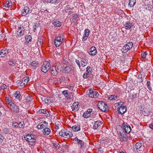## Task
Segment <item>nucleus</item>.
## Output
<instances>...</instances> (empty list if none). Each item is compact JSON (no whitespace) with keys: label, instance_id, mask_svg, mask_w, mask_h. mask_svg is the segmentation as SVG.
<instances>
[{"label":"nucleus","instance_id":"39","mask_svg":"<svg viewBox=\"0 0 153 153\" xmlns=\"http://www.w3.org/2000/svg\"><path fill=\"white\" fill-rule=\"evenodd\" d=\"M43 37H40L39 38L38 40L37 45H40L42 43Z\"/></svg>","mask_w":153,"mask_h":153},{"label":"nucleus","instance_id":"40","mask_svg":"<svg viewBox=\"0 0 153 153\" xmlns=\"http://www.w3.org/2000/svg\"><path fill=\"white\" fill-rule=\"evenodd\" d=\"M142 146V144L140 142H138L135 145V147L137 149H139Z\"/></svg>","mask_w":153,"mask_h":153},{"label":"nucleus","instance_id":"6","mask_svg":"<svg viewBox=\"0 0 153 153\" xmlns=\"http://www.w3.org/2000/svg\"><path fill=\"white\" fill-rule=\"evenodd\" d=\"M133 45V43L131 42L128 43L127 44L125 45L122 48L123 52L124 53L127 52L132 47Z\"/></svg>","mask_w":153,"mask_h":153},{"label":"nucleus","instance_id":"47","mask_svg":"<svg viewBox=\"0 0 153 153\" xmlns=\"http://www.w3.org/2000/svg\"><path fill=\"white\" fill-rule=\"evenodd\" d=\"M62 93V94L64 95V96L66 97V98H70V97H68V92L67 91H63Z\"/></svg>","mask_w":153,"mask_h":153},{"label":"nucleus","instance_id":"50","mask_svg":"<svg viewBox=\"0 0 153 153\" xmlns=\"http://www.w3.org/2000/svg\"><path fill=\"white\" fill-rule=\"evenodd\" d=\"M12 125L13 127L18 128V123L14 122L12 123Z\"/></svg>","mask_w":153,"mask_h":153},{"label":"nucleus","instance_id":"31","mask_svg":"<svg viewBox=\"0 0 153 153\" xmlns=\"http://www.w3.org/2000/svg\"><path fill=\"white\" fill-rule=\"evenodd\" d=\"M51 4H56L60 2L61 0H47Z\"/></svg>","mask_w":153,"mask_h":153},{"label":"nucleus","instance_id":"42","mask_svg":"<svg viewBox=\"0 0 153 153\" xmlns=\"http://www.w3.org/2000/svg\"><path fill=\"white\" fill-rule=\"evenodd\" d=\"M90 115V114L88 112V111H85L83 114V116L85 118H88Z\"/></svg>","mask_w":153,"mask_h":153},{"label":"nucleus","instance_id":"4","mask_svg":"<svg viewBox=\"0 0 153 153\" xmlns=\"http://www.w3.org/2000/svg\"><path fill=\"white\" fill-rule=\"evenodd\" d=\"M50 64L49 62L47 61H45L43 62V64L41 67L42 71L45 73L50 69Z\"/></svg>","mask_w":153,"mask_h":153},{"label":"nucleus","instance_id":"7","mask_svg":"<svg viewBox=\"0 0 153 153\" xmlns=\"http://www.w3.org/2000/svg\"><path fill=\"white\" fill-rule=\"evenodd\" d=\"M121 126L122 128L125 131V133L129 134L130 133L131 130V127L127 123L123 122Z\"/></svg>","mask_w":153,"mask_h":153},{"label":"nucleus","instance_id":"59","mask_svg":"<svg viewBox=\"0 0 153 153\" xmlns=\"http://www.w3.org/2000/svg\"><path fill=\"white\" fill-rule=\"evenodd\" d=\"M88 76V73H85L83 75V77L84 78H87Z\"/></svg>","mask_w":153,"mask_h":153},{"label":"nucleus","instance_id":"46","mask_svg":"<svg viewBox=\"0 0 153 153\" xmlns=\"http://www.w3.org/2000/svg\"><path fill=\"white\" fill-rule=\"evenodd\" d=\"M147 55H148V53L146 51L143 52L141 53V57L143 59H145Z\"/></svg>","mask_w":153,"mask_h":153},{"label":"nucleus","instance_id":"36","mask_svg":"<svg viewBox=\"0 0 153 153\" xmlns=\"http://www.w3.org/2000/svg\"><path fill=\"white\" fill-rule=\"evenodd\" d=\"M138 94L137 93H133L130 94V97H131L132 99H134L137 97Z\"/></svg>","mask_w":153,"mask_h":153},{"label":"nucleus","instance_id":"1","mask_svg":"<svg viewBox=\"0 0 153 153\" xmlns=\"http://www.w3.org/2000/svg\"><path fill=\"white\" fill-rule=\"evenodd\" d=\"M24 139L26 141L28 142L30 145L32 146L35 144L36 141V136L34 134H26L24 136Z\"/></svg>","mask_w":153,"mask_h":153},{"label":"nucleus","instance_id":"29","mask_svg":"<svg viewBox=\"0 0 153 153\" xmlns=\"http://www.w3.org/2000/svg\"><path fill=\"white\" fill-rule=\"evenodd\" d=\"M72 110H76V111L78 110V104L77 103L74 102L72 106Z\"/></svg>","mask_w":153,"mask_h":153},{"label":"nucleus","instance_id":"32","mask_svg":"<svg viewBox=\"0 0 153 153\" xmlns=\"http://www.w3.org/2000/svg\"><path fill=\"white\" fill-rule=\"evenodd\" d=\"M136 2V0H130L128 3V6L130 7H132L134 6Z\"/></svg>","mask_w":153,"mask_h":153},{"label":"nucleus","instance_id":"56","mask_svg":"<svg viewBox=\"0 0 153 153\" xmlns=\"http://www.w3.org/2000/svg\"><path fill=\"white\" fill-rule=\"evenodd\" d=\"M0 87L1 89H4L7 88V85H6L5 84H2L1 85Z\"/></svg>","mask_w":153,"mask_h":153},{"label":"nucleus","instance_id":"11","mask_svg":"<svg viewBox=\"0 0 153 153\" xmlns=\"http://www.w3.org/2000/svg\"><path fill=\"white\" fill-rule=\"evenodd\" d=\"M29 80V77L28 76H26L23 78L22 80H19L18 83L20 84V85L23 86L26 85Z\"/></svg>","mask_w":153,"mask_h":153},{"label":"nucleus","instance_id":"15","mask_svg":"<svg viewBox=\"0 0 153 153\" xmlns=\"http://www.w3.org/2000/svg\"><path fill=\"white\" fill-rule=\"evenodd\" d=\"M118 108L119 113L121 115L123 114L127 110V107L125 106L119 107Z\"/></svg>","mask_w":153,"mask_h":153},{"label":"nucleus","instance_id":"24","mask_svg":"<svg viewBox=\"0 0 153 153\" xmlns=\"http://www.w3.org/2000/svg\"><path fill=\"white\" fill-rule=\"evenodd\" d=\"M71 128L73 131H76L80 130V127L79 125L77 124L72 126Z\"/></svg>","mask_w":153,"mask_h":153},{"label":"nucleus","instance_id":"25","mask_svg":"<svg viewBox=\"0 0 153 153\" xmlns=\"http://www.w3.org/2000/svg\"><path fill=\"white\" fill-rule=\"evenodd\" d=\"M26 42L25 44H27L30 42H31L32 41V37L30 35L26 36L25 37Z\"/></svg>","mask_w":153,"mask_h":153},{"label":"nucleus","instance_id":"44","mask_svg":"<svg viewBox=\"0 0 153 153\" xmlns=\"http://www.w3.org/2000/svg\"><path fill=\"white\" fill-rule=\"evenodd\" d=\"M78 19L77 15L76 14L74 15L73 16L72 21L73 22H76L77 21Z\"/></svg>","mask_w":153,"mask_h":153},{"label":"nucleus","instance_id":"35","mask_svg":"<svg viewBox=\"0 0 153 153\" xmlns=\"http://www.w3.org/2000/svg\"><path fill=\"white\" fill-rule=\"evenodd\" d=\"M38 64L37 61H33L31 63V65L33 67V68L35 69Z\"/></svg>","mask_w":153,"mask_h":153},{"label":"nucleus","instance_id":"64","mask_svg":"<svg viewBox=\"0 0 153 153\" xmlns=\"http://www.w3.org/2000/svg\"><path fill=\"white\" fill-rule=\"evenodd\" d=\"M149 127L152 129H153V123L150 124L149 125Z\"/></svg>","mask_w":153,"mask_h":153},{"label":"nucleus","instance_id":"53","mask_svg":"<svg viewBox=\"0 0 153 153\" xmlns=\"http://www.w3.org/2000/svg\"><path fill=\"white\" fill-rule=\"evenodd\" d=\"M142 74H139L138 76V79L139 82H142L143 81Z\"/></svg>","mask_w":153,"mask_h":153},{"label":"nucleus","instance_id":"23","mask_svg":"<svg viewBox=\"0 0 153 153\" xmlns=\"http://www.w3.org/2000/svg\"><path fill=\"white\" fill-rule=\"evenodd\" d=\"M74 140L75 141H76L78 145H80L81 147H82L84 146V142L82 140L78 139L77 137L75 138Z\"/></svg>","mask_w":153,"mask_h":153},{"label":"nucleus","instance_id":"61","mask_svg":"<svg viewBox=\"0 0 153 153\" xmlns=\"http://www.w3.org/2000/svg\"><path fill=\"white\" fill-rule=\"evenodd\" d=\"M75 62L76 64H77L78 65L79 67V68H80V62L79 60L77 59H76Z\"/></svg>","mask_w":153,"mask_h":153},{"label":"nucleus","instance_id":"13","mask_svg":"<svg viewBox=\"0 0 153 153\" xmlns=\"http://www.w3.org/2000/svg\"><path fill=\"white\" fill-rule=\"evenodd\" d=\"M48 123L45 121L40 123L37 126V128L39 129H41L45 128L46 126H47Z\"/></svg>","mask_w":153,"mask_h":153},{"label":"nucleus","instance_id":"28","mask_svg":"<svg viewBox=\"0 0 153 153\" xmlns=\"http://www.w3.org/2000/svg\"><path fill=\"white\" fill-rule=\"evenodd\" d=\"M53 22V25L59 27L61 25V23L59 21L57 20H55Z\"/></svg>","mask_w":153,"mask_h":153},{"label":"nucleus","instance_id":"16","mask_svg":"<svg viewBox=\"0 0 153 153\" xmlns=\"http://www.w3.org/2000/svg\"><path fill=\"white\" fill-rule=\"evenodd\" d=\"M8 53V50L3 49L0 51V57H3L6 56Z\"/></svg>","mask_w":153,"mask_h":153},{"label":"nucleus","instance_id":"58","mask_svg":"<svg viewBox=\"0 0 153 153\" xmlns=\"http://www.w3.org/2000/svg\"><path fill=\"white\" fill-rule=\"evenodd\" d=\"M114 95H111L110 96L108 97V98L110 100H115V98H114Z\"/></svg>","mask_w":153,"mask_h":153},{"label":"nucleus","instance_id":"12","mask_svg":"<svg viewBox=\"0 0 153 153\" xmlns=\"http://www.w3.org/2000/svg\"><path fill=\"white\" fill-rule=\"evenodd\" d=\"M10 106V109L14 112L17 113L19 112V107L15 104L13 103H11Z\"/></svg>","mask_w":153,"mask_h":153},{"label":"nucleus","instance_id":"10","mask_svg":"<svg viewBox=\"0 0 153 153\" xmlns=\"http://www.w3.org/2000/svg\"><path fill=\"white\" fill-rule=\"evenodd\" d=\"M119 138L121 141L122 142L123 141H127V140L128 137L123 131L122 132H120L119 133Z\"/></svg>","mask_w":153,"mask_h":153},{"label":"nucleus","instance_id":"30","mask_svg":"<svg viewBox=\"0 0 153 153\" xmlns=\"http://www.w3.org/2000/svg\"><path fill=\"white\" fill-rule=\"evenodd\" d=\"M21 94L19 91H16L15 93L13 94V96L15 97L16 99H19V100Z\"/></svg>","mask_w":153,"mask_h":153},{"label":"nucleus","instance_id":"54","mask_svg":"<svg viewBox=\"0 0 153 153\" xmlns=\"http://www.w3.org/2000/svg\"><path fill=\"white\" fill-rule=\"evenodd\" d=\"M92 71L91 68L89 66H88L86 68V71L88 73H89Z\"/></svg>","mask_w":153,"mask_h":153},{"label":"nucleus","instance_id":"3","mask_svg":"<svg viewBox=\"0 0 153 153\" xmlns=\"http://www.w3.org/2000/svg\"><path fill=\"white\" fill-rule=\"evenodd\" d=\"M64 38L63 36L59 35L57 37H56L54 39V44L56 47H59L63 42Z\"/></svg>","mask_w":153,"mask_h":153},{"label":"nucleus","instance_id":"8","mask_svg":"<svg viewBox=\"0 0 153 153\" xmlns=\"http://www.w3.org/2000/svg\"><path fill=\"white\" fill-rule=\"evenodd\" d=\"M99 96V94L96 89H91L89 90V96L91 98H97Z\"/></svg>","mask_w":153,"mask_h":153},{"label":"nucleus","instance_id":"41","mask_svg":"<svg viewBox=\"0 0 153 153\" xmlns=\"http://www.w3.org/2000/svg\"><path fill=\"white\" fill-rule=\"evenodd\" d=\"M24 127V123L23 122H20L18 123V127L22 128Z\"/></svg>","mask_w":153,"mask_h":153},{"label":"nucleus","instance_id":"19","mask_svg":"<svg viewBox=\"0 0 153 153\" xmlns=\"http://www.w3.org/2000/svg\"><path fill=\"white\" fill-rule=\"evenodd\" d=\"M58 72H61L62 69V66L61 63H57L55 66H54Z\"/></svg>","mask_w":153,"mask_h":153},{"label":"nucleus","instance_id":"20","mask_svg":"<svg viewBox=\"0 0 153 153\" xmlns=\"http://www.w3.org/2000/svg\"><path fill=\"white\" fill-rule=\"evenodd\" d=\"M50 72L53 76H56L57 75L58 72L55 68L53 66L50 68Z\"/></svg>","mask_w":153,"mask_h":153},{"label":"nucleus","instance_id":"52","mask_svg":"<svg viewBox=\"0 0 153 153\" xmlns=\"http://www.w3.org/2000/svg\"><path fill=\"white\" fill-rule=\"evenodd\" d=\"M89 31L88 29H85L84 31V36H88L89 35Z\"/></svg>","mask_w":153,"mask_h":153},{"label":"nucleus","instance_id":"26","mask_svg":"<svg viewBox=\"0 0 153 153\" xmlns=\"http://www.w3.org/2000/svg\"><path fill=\"white\" fill-rule=\"evenodd\" d=\"M125 28L126 30H129L132 26V24L129 22H127L125 25Z\"/></svg>","mask_w":153,"mask_h":153},{"label":"nucleus","instance_id":"43","mask_svg":"<svg viewBox=\"0 0 153 153\" xmlns=\"http://www.w3.org/2000/svg\"><path fill=\"white\" fill-rule=\"evenodd\" d=\"M146 8L147 10H151L153 8L152 5L149 4L146 5Z\"/></svg>","mask_w":153,"mask_h":153},{"label":"nucleus","instance_id":"38","mask_svg":"<svg viewBox=\"0 0 153 153\" xmlns=\"http://www.w3.org/2000/svg\"><path fill=\"white\" fill-rule=\"evenodd\" d=\"M44 102L45 103L47 104H49L51 102V98L48 97L45 98L44 100Z\"/></svg>","mask_w":153,"mask_h":153},{"label":"nucleus","instance_id":"9","mask_svg":"<svg viewBox=\"0 0 153 153\" xmlns=\"http://www.w3.org/2000/svg\"><path fill=\"white\" fill-rule=\"evenodd\" d=\"M25 31V27L23 26L19 27L16 33L17 37H19L23 35L24 34Z\"/></svg>","mask_w":153,"mask_h":153},{"label":"nucleus","instance_id":"33","mask_svg":"<svg viewBox=\"0 0 153 153\" xmlns=\"http://www.w3.org/2000/svg\"><path fill=\"white\" fill-rule=\"evenodd\" d=\"M63 49L62 48H58L56 49V54L59 55H61L62 54V52Z\"/></svg>","mask_w":153,"mask_h":153},{"label":"nucleus","instance_id":"14","mask_svg":"<svg viewBox=\"0 0 153 153\" xmlns=\"http://www.w3.org/2000/svg\"><path fill=\"white\" fill-rule=\"evenodd\" d=\"M97 51L96 48L94 46H92L90 49V51L88 53L92 56L94 55L97 54Z\"/></svg>","mask_w":153,"mask_h":153},{"label":"nucleus","instance_id":"21","mask_svg":"<svg viewBox=\"0 0 153 153\" xmlns=\"http://www.w3.org/2000/svg\"><path fill=\"white\" fill-rule=\"evenodd\" d=\"M63 67L64 68H63L64 71L66 73H68L70 72L71 71V66L70 65L66 66H64Z\"/></svg>","mask_w":153,"mask_h":153},{"label":"nucleus","instance_id":"22","mask_svg":"<svg viewBox=\"0 0 153 153\" xmlns=\"http://www.w3.org/2000/svg\"><path fill=\"white\" fill-rule=\"evenodd\" d=\"M51 131V129L48 127H45L42 130L43 133L45 135H49Z\"/></svg>","mask_w":153,"mask_h":153},{"label":"nucleus","instance_id":"5","mask_svg":"<svg viewBox=\"0 0 153 153\" xmlns=\"http://www.w3.org/2000/svg\"><path fill=\"white\" fill-rule=\"evenodd\" d=\"M98 108L102 111H105L108 108L107 104L104 101H100L98 104Z\"/></svg>","mask_w":153,"mask_h":153},{"label":"nucleus","instance_id":"60","mask_svg":"<svg viewBox=\"0 0 153 153\" xmlns=\"http://www.w3.org/2000/svg\"><path fill=\"white\" fill-rule=\"evenodd\" d=\"M44 114H45V116L47 117H49L50 115V114L49 113V112L47 110L45 112Z\"/></svg>","mask_w":153,"mask_h":153},{"label":"nucleus","instance_id":"34","mask_svg":"<svg viewBox=\"0 0 153 153\" xmlns=\"http://www.w3.org/2000/svg\"><path fill=\"white\" fill-rule=\"evenodd\" d=\"M53 146V148L56 150L58 149L60 147V145L57 143H54Z\"/></svg>","mask_w":153,"mask_h":153},{"label":"nucleus","instance_id":"49","mask_svg":"<svg viewBox=\"0 0 153 153\" xmlns=\"http://www.w3.org/2000/svg\"><path fill=\"white\" fill-rule=\"evenodd\" d=\"M40 24L39 23H36L35 25L33 26V30L34 32H35V30L38 27H39Z\"/></svg>","mask_w":153,"mask_h":153},{"label":"nucleus","instance_id":"62","mask_svg":"<svg viewBox=\"0 0 153 153\" xmlns=\"http://www.w3.org/2000/svg\"><path fill=\"white\" fill-rule=\"evenodd\" d=\"M4 138V137L1 135H0V143L2 142Z\"/></svg>","mask_w":153,"mask_h":153},{"label":"nucleus","instance_id":"18","mask_svg":"<svg viewBox=\"0 0 153 153\" xmlns=\"http://www.w3.org/2000/svg\"><path fill=\"white\" fill-rule=\"evenodd\" d=\"M30 11V9L27 6L24 7L22 9V15L23 16H26Z\"/></svg>","mask_w":153,"mask_h":153},{"label":"nucleus","instance_id":"48","mask_svg":"<svg viewBox=\"0 0 153 153\" xmlns=\"http://www.w3.org/2000/svg\"><path fill=\"white\" fill-rule=\"evenodd\" d=\"M147 86L148 88L150 91H152V88L150 86V82L149 81H148L147 82Z\"/></svg>","mask_w":153,"mask_h":153},{"label":"nucleus","instance_id":"37","mask_svg":"<svg viewBox=\"0 0 153 153\" xmlns=\"http://www.w3.org/2000/svg\"><path fill=\"white\" fill-rule=\"evenodd\" d=\"M88 63L87 61L85 59H82L81 62V65L82 67H84Z\"/></svg>","mask_w":153,"mask_h":153},{"label":"nucleus","instance_id":"51","mask_svg":"<svg viewBox=\"0 0 153 153\" xmlns=\"http://www.w3.org/2000/svg\"><path fill=\"white\" fill-rule=\"evenodd\" d=\"M47 111L46 109H40L38 111V113H39L40 114H45V112Z\"/></svg>","mask_w":153,"mask_h":153},{"label":"nucleus","instance_id":"63","mask_svg":"<svg viewBox=\"0 0 153 153\" xmlns=\"http://www.w3.org/2000/svg\"><path fill=\"white\" fill-rule=\"evenodd\" d=\"M88 36H83V38H82V41H85L86 40L87 38H88Z\"/></svg>","mask_w":153,"mask_h":153},{"label":"nucleus","instance_id":"17","mask_svg":"<svg viewBox=\"0 0 153 153\" xmlns=\"http://www.w3.org/2000/svg\"><path fill=\"white\" fill-rule=\"evenodd\" d=\"M102 123V122L100 120L95 121L93 126V129H97Z\"/></svg>","mask_w":153,"mask_h":153},{"label":"nucleus","instance_id":"57","mask_svg":"<svg viewBox=\"0 0 153 153\" xmlns=\"http://www.w3.org/2000/svg\"><path fill=\"white\" fill-rule=\"evenodd\" d=\"M63 63L64 65H65L66 66H68L70 65L68 64V61H67L66 60H64V59L63 60Z\"/></svg>","mask_w":153,"mask_h":153},{"label":"nucleus","instance_id":"45","mask_svg":"<svg viewBox=\"0 0 153 153\" xmlns=\"http://www.w3.org/2000/svg\"><path fill=\"white\" fill-rule=\"evenodd\" d=\"M4 132L7 134H9L10 133V129L9 128H3Z\"/></svg>","mask_w":153,"mask_h":153},{"label":"nucleus","instance_id":"2","mask_svg":"<svg viewBox=\"0 0 153 153\" xmlns=\"http://www.w3.org/2000/svg\"><path fill=\"white\" fill-rule=\"evenodd\" d=\"M59 134L60 136L67 138L72 137L73 135V134L71 132L65 130L60 131L59 132Z\"/></svg>","mask_w":153,"mask_h":153},{"label":"nucleus","instance_id":"27","mask_svg":"<svg viewBox=\"0 0 153 153\" xmlns=\"http://www.w3.org/2000/svg\"><path fill=\"white\" fill-rule=\"evenodd\" d=\"M12 1H6L4 4V7L7 8H9L12 6Z\"/></svg>","mask_w":153,"mask_h":153},{"label":"nucleus","instance_id":"55","mask_svg":"<svg viewBox=\"0 0 153 153\" xmlns=\"http://www.w3.org/2000/svg\"><path fill=\"white\" fill-rule=\"evenodd\" d=\"M124 104V102H120L118 103H115V105H117L119 106V107L123 106V105Z\"/></svg>","mask_w":153,"mask_h":153}]
</instances>
